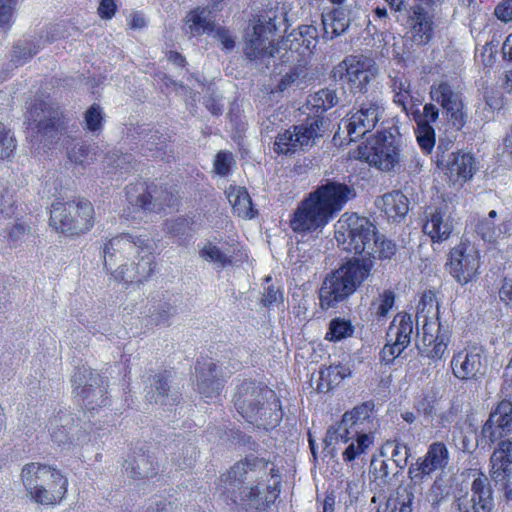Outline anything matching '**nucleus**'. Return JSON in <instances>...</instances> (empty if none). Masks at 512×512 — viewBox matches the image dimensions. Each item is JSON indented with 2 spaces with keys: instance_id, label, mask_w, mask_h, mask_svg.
Instances as JSON below:
<instances>
[{
  "instance_id": "1",
  "label": "nucleus",
  "mask_w": 512,
  "mask_h": 512,
  "mask_svg": "<svg viewBox=\"0 0 512 512\" xmlns=\"http://www.w3.org/2000/svg\"><path fill=\"white\" fill-rule=\"evenodd\" d=\"M266 485L269 493L280 492V478L275 465L264 458L247 457L235 463L220 477V490L225 500L241 506L246 511L264 510L269 502L261 486ZM278 496L275 494L274 499Z\"/></svg>"
},
{
  "instance_id": "2",
  "label": "nucleus",
  "mask_w": 512,
  "mask_h": 512,
  "mask_svg": "<svg viewBox=\"0 0 512 512\" xmlns=\"http://www.w3.org/2000/svg\"><path fill=\"white\" fill-rule=\"evenodd\" d=\"M285 14L278 8H270L254 18L253 31L249 34L244 53L250 60L264 61L275 57L281 50L286 54L296 53L304 58L312 53L318 43V29L314 25H301L287 34L275 47L274 37L285 20Z\"/></svg>"
},
{
  "instance_id": "3",
  "label": "nucleus",
  "mask_w": 512,
  "mask_h": 512,
  "mask_svg": "<svg viewBox=\"0 0 512 512\" xmlns=\"http://www.w3.org/2000/svg\"><path fill=\"white\" fill-rule=\"evenodd\" d=\"M234 405L247 422L266 430L275 428L283 417L276 393L266 385L250 380L237 386Z\"/></svg>"
},
{
  "instance_id": "4",
  "label": "nucleus",
  "mask_w": 512,
  "mask_h": 512,
  "mask_svg": "<svg viewBox=\"0 0 512 512\" xmlns=\"http://www.w3.org/2000/svg\"><path fill=\"white\" fill-rule=\"evenodd\" d=\"M373 267L370 258L354 257L327 274L319 289V305L322 310L335 308L351 295L368 278Z\"/></svg>"
},
{
  "instance_id": "5",
  "label": "nucleus",
  "mask_w": 512,
  "mask_h": 512,
  "mask_svg": "<svg viewBox=\"0 0 512 512\" xmlns=\"http://www.w3.org/2000/svg\"><path fill=\"white\" fill-rule=\"evenodd\" d=\"M20 477L27 496L36 504L55 505L67 493V478L52 466L28 463L23 466Z\"/></svg>"
},
{
  "instance_id": "6",
  "label": "nucleus",
  "mask_w": 512,
  "mask_h": 512,
  "mask_svg": "<svg viewBox=\"0 0 512 512\" xmlns=\"http://www.w3.org/2000/svg\"><path fill=\"white\" fill-rule=\"evenodd\" d=\"M335 238L343 250L370 258L377 243V228L368 218L344 214L338 221Z\"/></svg>"
},
{
  "instance_id": "7",
  "label": "nucleus",
  "mask_w": 512,
  "mask_h": 512,
  "mask_svg": "<svg viewBox=\"0 0 512 512\" xmlns=\"http://www.w3.org/2000/svg\"><path fill=\"white\" fill-rule=\"evenodd\" d=\"M50 225L57 231L78 235L89 231L94 225V208L88 200L52 204Z\"/></svg>"
},
{
  "instance_id": "8",
  "label": "nucleus",
  "mask_w": 512,
  "mask_h": 512,
  "mask_svg": "<svg viewBox=\"0 0 512 512\" xmlns=\"http://www.w3.org/2000/svg\"><path fill=\"white\" fill-rule=\"evenodd\" d=\"M360 158L382 171L393 170L400 162L399 138L389 131L379 132L359 147Z\"/></svg>"
},
{
  "instance_id": "9",
  "label": "nucleus",
  "mask_w": 512,
  "mask_h": 512,
  "mask_svg": "<svg viewBox=\"0 0 512 512\" xmlns=\"http://www.w3.org/2000/svg\"><path fill=\"white\" fill-rule=\"evenodd\" d=\"M73 392L89 411L105 407L109 400L104 378L91 368H76L72 376Z\"/></svg>"
},
{
  "instance_id": "10",
  "label": "nucleus",
  "mask_w": 512,
  "mask_h": 512,
  "mask_svg": "<svg viewBox=\"0 0 512 512\" xmlns=\"http://www.w3.org/2000/svg\"><path fill=\"white\" fill-rule=\"evenodd\" d=\"M377 72L375 62L364 55H351L332 70L335 81H344L352 93H364L371 78Z\"/></svg>"
},
{
  "instance_id": "11",
  "label": "nucleus",
  "mask_w": 512,
  "mask_h": 512,
  "mask_svg": "<svg viewBox=\"0 0 512 512\" xmlns=\"http://www.w3.org/2000/svg\"><path fill=\"white\" fill-rule=\"evenodd\" d=\"M322 126L323 119L316 117L295 125L293 130H285L279 133L274 143L275 152L293 154L298 149L303 150L312 147L322 137Z\"/></svg>"
},
{
  "instance_id": "12",
  "label": "nucleus",
  "mask_w": 512,
  "mask_h": 512,
  "mask_svg": "<svg viewBox=\"0 0 512 512\" xmlns=\"http://www.w3.org/2000/svg\"><path fill=\"white\" fill-rule=\"evenodd\" d=\"M418 321L423 318L420 339L417 341L419 354L430 359H441L450 342L451 330L448 325H443L438 317L428 318L425 315L417 316Z\"/></svg>"
},
{
  "instance_id": "13",
  "label": "nucleus",
  "mask_w": 512,
  "mask_h": 512,
  "mask_svg": "<svg viewBox=\"0 0 512 512\" xmlns=\"http://www.w3.org/2000/svg\"><path fill=\"white\" fill-rule=\"evenodd\" d=\"M429 94L431 100L442 108V113L448 123L455 130H461L467 120L462 93L448 82L443 81L433 83Z\"/></svg>"
},
{
  "instance_id": "14",
  "label": "nucleus",
  "mask_w": 512,
  "mask_h": 512,
  "mask_svg": "<svg viewBox=\"0 0 512 512\" xmlns=\"http://www.w3.org/2000/svg\"><path fill=\"white\" fill-rule=\"evenodd\" d=\"M446 267L457 283L466 285L479 273V251L469 242H460L451 249Z\"/></svg>"
},
{
  "instance_id": "15",
  "label": "nucleus",
  "mask_w": 512,
  "mask_h": 512,
  "mask_svg": "<svg viewBox=\"0 0 512 512\" xmlns=\"http://www.w3.org/2000/svg\"><path fill=\"white\" fill-rule=\"evenodd\" d=\"M512 434V402L502 400L491 410L482 426L477 444L482 447L509 439Z\"/></svg>"
},
{
  "instance_id": "16",
  "label": "nucleus",
  "mask_w": 512,
  "mask_h": 512,
  "mask_svg": "<svg viewBox=\"0 0 512 512\" xmlns=\"http://www.w3.org/2000/svg\"><path fill=\"white\" fill-rule=\"evenodd\" d=\"M449 462V451L442 442L432 443L423 457L410 465L408 477L410 488L421 491L424 479L436 470L444 469Z\"/></svg>"
},
{
  "instance_id": "17",
  "label": "nucleus",
  "mask_w": 512,
  "mask_h": 512,
  "mask_svg": "<svg viewBox=\"0 0 512 512\" xmlns=\"http://www.w3.org/2000/svg\"><path fill=\"white\" fill-rule=\"evenodd\" d=\"M384 111L383 103L380 100L376 98L363 100L358 109L350 113L345 120L350 140L356 141L371 132L381 120Z\"/></svg>"
},
{
  "instance_id": "18",
  "label": "nucleus",
  "mask_w": 512,
  "mask_h": 512,
  "mask_svg": "<svg viewBox=\"0 0 512 512\" xmlns=\"http://www.w3.org/2000/svg\"><path fill=\"white\" fill-rule=\"evenodd\" d=\"M153 243L147 235L133 236L123 233L110 239L104 246V267L112 271L113 267L122 258L131 255L134 251L153 250Z\"/></svg>"
},
{
  "instance_id": "19",
  "label": "nucleus",
  "mask_w": 512,
  "mask_h": 512,
  "mask_svg": "<svg viewBox=\"0 0 512 512\" xmlns=\"http://www.w3.org/2000/svg\"><path fill=\"white\" fill-rule=\"evenodd\" d=\"M319 205L324 209L327 215L333 217L340 212L350 200L356 197L355 189L345 183L326 180L325 183L311 192Z\"/></svg>"
},
{
  "instance_id": "20",
  "label": "nucleus",
  "mask_w": 512,
  "mask_h": 512,
  "mask_svg": "<svg viewBox=\"0 0 512 512\" xmlns=\"http://www.w3.org/2000/svg\"><path fill=\"white\" fill-rule=\"evenodd\" d=\"M331 218L322 209L311 193L304 198L290 218V227L296 233L314 232L322 229Z\"/></svg>"
},
{
  "instance_id": "21",
  "label": "nucleus",
  "mask_w": 512,
  "mask_h": 512,
  "mask_svg": "<svg viewBox=\"0 0 512 512\" xmlns=\"http://www.w3.org/2000/svg\"><path fill=\"white\" fill-rule=\"evenodd\" d=\"M472 494L455 499L452 508L455 512H491L493 507L492 489L486 475L479 473L471 486Z\"/></svg>"
},
{
  "instance_id": "22",
  "label": "nucleus",
  "mask_w": 512,
  "mask_h": 512,
  "mask_svg": "<svg viewBox=\"0 0 512 512\" xmlns=\"http://www.w3.org/2000/svg\"><path fill=\"white\" fill-rule=\"evenodd\" d=\"M28 119L35 123L37 132L48 141H52L58 132L65 128L60 108L44 101L34 103L29 111Z\"/></svg>"
},
{
  "instance_id": "23",
  "label": "nucleus",
  "mask_w": 512,
  "mask_h": 512,
  "mask_svg": "<svg viewBox=\"0 0 512 512\" xmlns=\"http://www.w3.org/2000/svg\"><path fill=\"white\" fill-rule=\"evenodd\" d=\"M451 368L454 376L460 380H477L485 373L482 349L473 346L454 354L451 360Z\"/></svg>"
},
{
  "instance_id": "24",
  "label": "nucleus",
  "mask_w": 512,
  "mask_h": 512,
  "mask_svg": "<svg viewBox=\"0 0 512 512\" xmlns=\"http://www.w3.org/2000/svg\"><path fill=\"white\" fill-rule=\"evenodd\" d=\"M196 370L198 373L197 389L205 398L219 395L224 380L233 373L232 370H223L222 366L217 365L212 360L203 363L198 362Z\"/></svg>"
},
{
  "instance_id": "25",
  "label": "nucleus",
  "mask_w": 512,
  "mask_h": 512,
  "mask_svg": "<svg viewBox=\"0 0 512 512\" xmlns=\"http://www.w3.org/2000/svg\"><path fill=\"white\" fill-rule=\"evenodd\" d=\"M426 221L423 225V232L433 242L447 240L455 228V219L452 217L447 205L430 207L425 211Z\"/></svg>"
},
{
  "instance_id": "26",
  "label": "nucleus",
  "mask_w": 512,
  "mask_h": 512,
  "mask_svg": "<svg viewBox=\"0 0 512 512\" xmlns=\"http://www.w3.org/2000/svg\"><path fill=\"white\" fill-rule=\"evenodd\" d=\"M126 473L133 479L149 478L157 474L159 465L151 446H143L124 463Z\"/></svg>"
},
{
  "instance_id": "27",
  "label": "nucleus",
  "mask_w": 512,
  "mask_h": 512,
  "mask_svg": "<svg viewBox=\"0 0 512 512\" xmlns=\"http://www.w3.org/2000/svg\"><path fill=\"white\" fill-rule=\"evenodd\" d=\"M407 25L411 40L417 45L427 44L433 36V20L429 13L416 5L408 10Z\"/></svg>"
},
{
  "instance_id": "28",
  "label": "nucleus",
  "mask_w": 512,
  "mask_h": 512,
  "mask_svg": "<svg viewBox=\"0 0 512 512\" xmlns=\"http://www.w3.org/2000/svg\"><path fill=\"white\" fill-rule=\"evenodd\" d=\"M491 478L496 484H507L512 480V441L499 442L490 458Z\"/></svg>"
},
{
  "instance_id": "29",
  "label": "nucleus",
  "mask_w": 512,
  "mask_h": 512,
  "mask_svg": "<svg viewBox=\"0 0 512 512\" xmlns=\"http://www.w3.org/2000/svg\"><path fill=\"white\" fill-rule=\"evenodd\" d=\"M126 197L132 206H136L144 211L161 210L163 206H169L171 200L168 194H159L156 190L145 191L143 185L127 186Z\"/></svg>"
},
{
  "instance_id": "30",
  "label": "nucleus",
  "mask_w": 512,
  "mask_h": 512,
  "mask_svg": "<svg viewBox=\"0 0 512 512\" xmlns=\"http://www.w3.org/2000/svg\"><path fill=\"white\" fill-rule=\"evenodd\" d=\"M184 29L191 37L212 35L217 25L212 11L208 7H196L189 11L184 19Z\"/></svg>"
},
{
  "instance_id": "31",
  "label": "nucleus",
  "mask_w": 512,
  "mask_h": 512,
  "mask_svg": "<svg viewBox=\"0 0 512 512\" xmlns=\"http://www.w3.org/2000/svg\"><path fill=\"white\" fill-rule=\"evenodd\" d=\"M170 374L167 371L155 374L146 399L150 403L162 406H173L179 399L178 391L169 384Z\"/></svg>"
},
{
  "instance_id": "32",
  "label": "nucleus",
  "mask_w": 512,
  "mask_h": 512,
  "mask_svg": "<svg viewBox=\"0 0 512 512\" xmlns=\"http://www.w3.org/2000/svg\"><path fill=\"white\" fill-rule=\"evenodd\" d=\"M153 250L150 251H138V253H144L141 259L135 264L132 269H128L126 265L118 267L116 272V278H120L125 282H140L146 281L154 271V256Z\"/></svg>"
},
{
  "instance_id": "33",
  "label": "nucleus",
  "mask_w": 512,
  "mask_h": 512,
  "mask_svg": "<svg viewBox=\"0 0 512 512\" xmlns=\"http://www.w3.org/2000/svg\"><path fill=\"white\" fill-rule=\"evenodd\" d=\"M376 205L385 213L389 220L399 222L409 210L408 198L400 191L384 194Z\"/></svg>"
},
{
  "instance_id": "34",
  "label": "nucleus",
  "mask_w": 512,
  "mask_h": 512,
  "mask_svg": "<svg viewBox=\"0 0 512 512\" xmlns=\"http://www.w3.org/2000/svg\"><path fill=\"white\" fill-rule=\"evenodd\" d=\"M352 9L349 6L333 8L327 15H322L325 34L331 33L330 39L344 34L351 24Z\"/></svg>"
},
{
  "instance_id": "35",
  "label": "nucleus",
  "mask_w": 512,
  "mask_h": 512,
  "mask_svg": "<svg viewBox=\"0 0 512 512\" xmlns=\"http://www.w3.org/2000/svg\"><path fill=\"white\" fill-rule=\"evenodd\" d=\"M375 404L373 401H366L361 405L354 407L351 411L345 412L342 418H344V424H349L350 427L357 431L366 433H372L373 418L372 412Z\"/></svg>"
},
{
  "instance_id": "36",
  "label": "nucleus",
  "mask_w": 512,
  "mask_h": 512,
  "mask_svg": "<svg viewBox=\"0 0 512 512\" xmlns=\"http://www.w3.org/2000/svg\"><path fill=\"white\" fill-rule=\"evenodd\" d=\"M444 165L451 176H456L465 181L472 178L478 169L474 156L466 152H453L449 154L448 160Z\"/></svg>"
},
{
  "instance_id": "37",
  "label": "nucleus",
  "mask_w": 512,
  "mask_h": 512,
  "mask_svg": "<svg viewBox=\"0 0 512 512\" xmlns=\"http://www.w3.org/2000/svg\"><path fill=\"white\" fill-rule=\"evenodd\" d=\"M415 492L418 491L410 488L408 484L402 490H397L396 494L390 495L384 503H381L377 508V512H411Z\"/></svg>"
},
{
  "instance_id": "38",
  "label": "nucleus",
  "mask_w": 512,
  "mask_h": 512,
  "mask_svg": "<svg viewBox=\"0 0 512 512\" xmlns=\"http://www.w3.org/2000/svg\"><path fill=\"white\" fill-rule=\"evenodd\" d=\"M348 102H350V100L347 99L344 91L338 94L336 90L330 88L320 89L310 95L307 100V104L311 105L317 112H324L336 105H345Z\"/></svg>"
},
{
  "instance_id": "39",
  "label": "nucleus",
  "mask_w": 512,
  "mask_h": 512,
  "mask_svg": "<svg viewBox=\"0 0 512 512\" xmlns=\"http://www.w3.org/2000/svg\"><path fill=\"white\" fill-rule=\"evenodd\" d=\"M413 333V321L410 315L403 314L394 318L387 336L395 338V342L400 348H407L411 342V335Z\"/></svg>"
},
{
  "instance_id": "40",
  "label": "nucleus",
  "mask_w": 512,
  "mask_h": 512,
  "mask_svg": "<svg viewBox=\"0 0 512 512\" xmlns=\"http://www.w3.org/2000/svg\"><path fill=\"white\" fill-rule=\"evenodd\" d=\"M374 442L373 433L362 432L351 440L342 452L344 462L350 463L367 453Z\"/></svg>"
},
{
  "instance_id": "41",
  "label": "nucleus",
  "mask_w": 512,
  "mask_h": 512,
  "mask_svg": "<svg viewBox=\"0 0 512 512\" xmlns=\"http://www.w3.org/2000/svg\"><path fill=\"white\" fill-rule=\"evenodd\" d=\"M319 374L317 390L324 393L338 385L350 372L342 365H334L321 369Z\"/></svg>"
},
{
  "instance_id": "42",
  "label": "nucleus",
  "mask_w": 512,
  "mask_h": 512,
  "mask_svg": "<svg viewBox=\"0 0 512 512\" xmlns=\"http://www.w3.org/2000/svg\"><path fill=\"white\" fill-rule=\"evenodd\" d=\"M308 81L307 68L303 64L291 67L279 80L277 90L284 92L290 88H299Z\"/></svg>"
},
{
  "instance_id": "43",
  "label": "nucleus",
  "mask_w": 512,
  "mask_h": 512,
  "mask_svg": "<svg viewBox=\"0 0 512 512\" xmlns=\"http://www.w3.org/2000/svg\"><path fill=\"white\" fill-rule=\"evenodd\" d=\"M360 433H362V431L353 429L348 423L344 424V418H342L339 423L328 428L324 443L326 447L332 445L334 442L347 444Z\"/></svg>"
},
{
  "instance_id": "44",
  "label": "nucleus",
  "mask_w": 512,
  "mask_h": 512,
  "mask_svg": "<svg viewBox=\"0 0 512 512\" xmlns=\"http://www.w3.org/2000/svg\"><path fill=\"white\" fill-rule=\"evenodd\" d=\"M73 418L70 414L62 413L50 422L51 437L58 444H66L71 441V425Z\"/></svg>"
},
{
  "instance_id": "45",
  "label": "nucleus",
  "mask_w": 512,
  "mask_h": 512,
  "mask_svg": "<svg viewBox=\"0 0 512 512\" xmlns=\"http://www.w3.org/2000/svg\"><path fill=\"white\" fill-rule=\"evenodd\" d=\"M141 152L146 157L162 158L165 138L158 131H148L141 139Z\"/></svg>"
},
{
  "instance_id": "46",
  "label": "nucleus",
  "mask_w": 512,
  "mask_h": 512,
  "mask_svg": "<svg viewBox=\"0 0 512 512\" xmlns=\"http://www.w3.org/2000/svg\"><path fill=\"white\" fill-rule=\"evenodd\" d=\"M228 198L239 216L249 219L254 216L251 197L244 187L234 189V192H231Z\"/></svg>"
},
{
  "instance_id": "47",
  "label": "nucleus",
  "mask_w": 512,
  "mask_h": 512,
  "mask_svg": "<svg viewBox=\"0 0 512 512\" xmlns=\"http://www.w3.org/2000/svg\"><path fill=\"white\" fill-rule=\"evenodd\" d=\"M400 471L399 469L394 470L385 460L373 458L370 463V473L379 485L390 484Z\"/></svg>"
},
{
  "instance_id": "48",
  "label": "nucleus",
  "mask_w": 512,
  "mask_h": 512,
  "mask_svg": "<svg viewBox=\"0 0 512 512\" xmlns=\"http://www.w3.org/2000/svg\"><path fill=\"white\" fill-rule=\"evenodd\" d=\"M496 216L497 212L491 210L488 217L480 220L476 226V232L486 242H495L501 236V231L494 223Z\"/></svg>"
},
{
  "instance_id": "49",
  "label": "nucleus",
  "mask_w": 512,
  "mask_h": 512,
  "mask_svg": "<svg viewBox=\"0 0 512 512\" xmlns=\"http://www.w3.org/2000/svg\"><path fill=\"white\" fill-rule=\"evenodd\" d=\"M354 332V328L349 320L342 318H334L329 323V329L325 336L326 340L337 342L350 337Z\"/></svg>"
},
{
  "instance_id": "50",
  "label": "nucleus",
  "mask_w": 512,
  "mask_h": 512,
  "mask_svg": "<svg viewBox=\"0 0 512 512\" xmlns=\"http://www.w3.org/2000/svg\"><path fill=\"white\" fill-rule=\"evenodd\" d=\"M199 256L203 260L215 263L222 268L232 262L231 257L222 252L221 249L212 242L204 244V246L199 250Z\"/></svg>"
},
{
  "instance_id": "51",
  "label": "nucleus",
  "mask_w": 512,
  "mask_h": 512,
  "mask_svg": "<svg viewBox=\"0 0 512 512\" xmlns=\"http://www.w3.org/2000/svg\"><path fill=\"white\" fill-rule=\"evenodd\" d=\"M391 448V460L395 465V469L403 470L407 464L408 459L410 457V448L407 444L399 442V441H388L385 444V449Z\"/></svg>"
},
{
  "instance_id": "52",
  "label": "nucleus",
  "mask_w": 512,
  "mask_h": 512,
  "mask_svg": "<svg viewBox=\"0 0 512 512\" xmlns=\"http://www.w3.org/2000/svg\"><path fill=\"white\" fill-rule=\"evenodd\" d=\"M394 301L395 294L390 290H385L372 301L370 310L379 319L385 318L393 307Z\"/></svg>"
},
{
  "instance_id": "53",
  "label": "nucleus",
  "mask_w": 512,
  "mask_h": 512,
  "mask_svg": "<svg viewBox=\"0 0 512 512\" xmlns=\"http://www.w3.org/2000/svg\"><path fill=\"white\" fill-rule=\"evenodd\" d=\"M103 110L98 104L91 105L84 113L85 129L98 135L103 128Z\"/></svg>"
},
{
  "instance_id": "54",
  "label": "nucleus",
  "mask_w": 512,
  "mask_h": 512,
  "mask_svg": "<svg viewBox=\"0 0 512 512\" xmlns=\"http://www.w3.org/2000/svg\"><path fill=\"white\" fill-rule=\"evenodd\" d=\"M449 495L450 487L445 485L442 478H436L426 494V500L433 507H438L447 500Z\"/></svg>"
},
{
  "instance_id": "55",
  "label": "nucleus",
  "mask_w": 512,
  "mask_h": 512,
  "mask_svg": "<svg viewBox=\"0 0 512 512\" xmlns=\"http://www.w3.org/2000/svg\"><path fill=\"white\" fill-rule=\"evenodd\" d=\"M416 139L425 153H430L435 146V130L432 125H422L415 129Z\"/></svg>"
},
{
  "instance_id": "56",
  "label": "nucleus",
  "mask_w": 512,
  "mask_h": 512,
  "mask_svg": "<svg viewBox=\"0 0 512 512\" xmlns=\"http://www.w3.org/2000/svg\"><path fill=\"white\" fill-rule=\"evenodd\" d=\"M40 46H36L31 42L24 41L16 44L13 48L12 61L16 66L23 64L27 59L34 56Z\"/></svg>"
},
{
  "instance_id": "57",
  "label": "nucleus",
  "mask_w": 512,
  "mask_h": 512,
  "mask_svg": "<svg viewBox=\"0 0 512 512\" xmlns=\"http://www.w3.org/2000/svg\"><path fill=\"white\" fill-rule=\"evenodd\" d=\"M69 159L79 165L90 164L94 161V153L85 143H76L68 153Z\"/></svg>"
},
{
  "instance_id": "58",
  "label": "nucleus",
  "mask_w": 512,
  "mask_h": 512,
  "mask_svg": "<svg viewBox=\"0 0 512 512\" xmlns=\"http://www.w3.org/2000/svg\"><path fill=\"white\" fill-rule=\"evenodd\" d=\"M6 238L10 246H17L31 233V228L23 222H17L6 228Z\"/></svg>"
},
{
  "instance_id": "59",
  "label": "nucleus",
  "mask_w": 512,
  "mask_h": 512,
  "mask_svg": "<svg viewBox=\"0 0 512 512\" xmlns=\"http://www.w3.org/2000/svg\"><path fill=\"white\" fill-rule=\"evenodd\" d=\"M373 254L371 255V260L378 256L380 259H391L396 252V244L388 239H381L377 234V243L375 247L371 250Z\"/></svg>"
},
{
  "instance_id": "60",
  "label": "nucleus",
  "mask_w": 512,
  "mask_h": 512,
  "mask_svg": "<svg viewBox=\"0 0 512 512\" xmlns=\"http://www.w3.org/2000/svg\"><path fill=\"white\" fill-rule=\"evenodd\" d=\"M15 148L16 143L13 134L0 123V158L9 157Z\"/></svg>"
},
{
  "instance_id": "61",
  "label": "nucleus",
  "mask_w": 512,
  "mask_h": 512,
  "mask_svg": "<svg viewBox=\"0 0 512 512\" xmlns=\"http://www.w3.org/2000/svg\"><path fill=\"white\" fill-rule=\"evenodd\" d=\"M212 36L221 44L222 50L231 52L235 48V37L229 29L217 24Z\"/></svg>"
},
{
  "instance_id": "62",
  "label": "nucleus",
  "mask_w": 512,
  "mask_h": 512,
  "mask_svg": "<svg viewBox=\"0 0 512 512\" xmlns=\"http://www.w3.org/2000/svg\"><path fill=\"white\" fill-rule=\"evenodd\" d=\"M234 163V156L231 152L221 151L216 154L214 159V170L220 176H226Z\"/></svg>"
},
{
  "instance_id": "63",
  "label": "nucleus",
  "mask_w": 512,
  "mask_h": 512,
  "mask_svg": "<svg viewBox=\"0 0 512 512\" xmlns=\"http://www.w3.org/2000/svg\"><path fill=\"white\" fill-rule=\"evenodd\" d=\"M207 91L203 104L213 115H220L223 111V104L220 103L221 96L211 86L208 87Z\"/></svg>"
},
{
  "instance_id": "64",
  "label": "nucleus",
  "mask_w": 512,
  "mask_h": 512,
  "mask_svg": "<svg viewBox=\"0 0 512 512\" xmlns=\"http://www.w3.org/2000/svg\"><path fill=\"white\" fill-rule=\"evenodd\" d=\"M181 451L183 454V459L173 457L172 460L175 462L177 466L181 469L192 466L195 456H196V448L192 444H188L183 442L181 446Z\"/></svg>"
}]
</instances>
